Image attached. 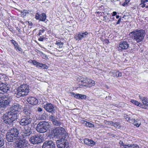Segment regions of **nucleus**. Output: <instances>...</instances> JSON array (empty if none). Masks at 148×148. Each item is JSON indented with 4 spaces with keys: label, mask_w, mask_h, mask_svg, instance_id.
<instances>
[{
    "label": "nucleus",
    "mask_w": 148,
    "mask_h": 148,
    "mask_svg": "<svg viewBox=\"0 0 148 148\" xmlns=\"http://www.w3.org/2000/svg\"><path fill=\"white\" fill-rule=\"evenodd\" d=\"M129 35L134 41L139 43L143 40L145 34L144 31L141 29L134 30L130 33Z\"/></svg>",
    "instance_id": "obj_1"
},
{
    "label": "nucleus",
    "mask_w": 148,
    "mask_h": 148,
    "mask_svg": "<svg viewBox=\"0 0 148 148\" xmlns=\"http://www.w3.org/2000/svg\"><path fill=\"white\" fill-rule=\"evenodd\" d=\"M52 132L53 135L56 138L68 137V133L62 127H56L52 130Z\"/></svg>",
    "instance_id": "obj_2"
},
{
    "label": "nucleus",
    "mask_w": 148,
    "mask_h": 148,
    "mask_svg": "<svg viewBox=\"0 0 148 148\" xmlns=\"http://www.w3.org/2000/svg\"><path fill=\"white\" fill-rule=\"evenodd\" d=\"M17 119L15 114H12V112L6 113L3 116L2 119L6 124L10 125L13 121Z\"/></svg>",
    "instance_id": "obj_3"
},
{
    "label": "nucleus",
    "mask_w": 148,
    "mask_h": 148,
    "mask_svg": "<svg viewBox=\"0 0 148 148\" xmlns=\"http://www.w3.org/2000/svg\"><path fill=\"white\" fill-rule=\"evenodd\" d=\"M29 90V86L26 84L21 85L17 88V95L18 97L27 95Z\"/></svg>",
    "instance_id": "obj_4"
},
{
    "label": "nucleus",
    "mask_w": 148,
    "mask_h": 148,
    "mask_svg": "<svg viewBox=\"0 0 148 148\" xmlns=\"http://www.w3.org/2000/svg\"><path fill=\"white\" fill-rule=\"evenodd\" d=\"M78 82H81L78 84L80 85V87L82 88V86L90 87L92 86V80L87 77H84L80 76L78 77Z\"/></svg>",
    "instance_id": "obj_5"
},
{
    "label": "nucleus",
    "mask_w": 148,
    "mask_h": 148,
    "mask_svg": "<svg viewBox=\"0 0 148 148\" xmlns=\"http://www.w3.org/2000/svg\"><path fill=\"white\" fill-rule=\"evenodd\" d=\"M49 128V125L48 123L45 121H41L37 125L36 130L38 132L43 133L47 132Z\"/></svg>",
    "instance_id": "obj_6"
},
{
    "label": "nucleus",
    "mask_w": 148,
    "mask_h": 148,
    "mask_svg": "<svg viewBox=\"0 0 148 148\" xmlns=\"http://www.w3.org/2000/svg\"><path fill=\"white\" fill-rule=\"evenodd\" d=\"M67 138L63 137L57 140V144L58 148H69V143L66 139Z\"/></svg>",
    "instance_id": "obj_7"
},
{
    "label": "nucleus",
    "mask_w": 148,
    "mask_h": 148,
    "mask_svg": "<svg viewBox=\"0 0 148 148\" xmlns=\"http://www.w3.org/2000/svg\"><path fill=\"white\" fill-rule=\"evenodd\" d=\"M32 119L30 116H24L21 117L20 122V125L23 126H26L30 124L32 122Z\"/></svg>",
    "instance_id": "obj_8"
},
{
    "label": "nucleus",
    "mask_w": 148,
    "mask_h": 148,
    "mask_svg": "<svg viewBox=\"0 0 148 148\" xmlns=\"http://www.w3.org/2000/svg\"><path fill=\"white\" fill-rule=\"evenodd\" d=\"M10 103V100L5 95L0 97V108H5Z\"/></svg>",
    "instance_id": "obj_9"
},
{
    "label": "nucleus",
    "mask_w": 148,
    "mask_h": 148,
    "mask_svg": "<svg viewBox=\"0 0 148 148\" xmlns=\"http://www.w3.org/2000/svg\"><path fill=\"white\" fill-rule=\"evenodd\" d=\"M42 137L38 135H35L31 137L29 140L33 144H38L42 142Z\"/></svg>",
    "instance_id": "obj_10"
},
{
    "label": "nucleus",
    "mask_w": 148,
    "mask_h": 148,
    "mask_svg": "<svg viewBox=\"0 0 148 148\" xmlns=\"http://www.w3.org/2000/svg\"><path fill=\"white\" fill-rule=\"evenodd\" d=\"M21 109V106L19 104L15 103L10 108V112H12V114H15L16 117H17V112L18 110Z\"/></svg>",
    "instance_id": "obj_11"
},
{
    "label": "nucleus",
    "mask_w": 148,
    "mask_h": 148,
    "mask_svg": "<svg viewBox=\"0 0 148 148\" xmlns=\"http://www.w3.org/2000/svg\"><path fill=\"white\" fill-rule=\"evenodd\" d=\"M129 44L127 41H123L120 42L118 47V50L120 51H122L127 49L129 48Z\"/></svg>",
    "instance_id": "obj_12"
},
{
    "label": "nucleus",
    "mask_w": 148,
    "mask_h": 148,
    "mask_svg": "<svg viewBox=\"0 0 148 148\" xmlns=\"http://www.w3.org/2000/svg\"><path fill=\"white\" fill-rule=\"evenodd\" d=\"M25 143V141L24 140L17 139L14 144L15 147V148H23L26 145Z\"/></svg>",
    "instance_id": "obj_13"
},
{
    "label": "nucleus",
    "mask_w": 148,
    "mask_h": 148,
    "mask_svg": "<svg viewBox=\"0 0 148 148\" xmlns=\"http://www.w3.org/2000/svg\"><path fill=\"white\" fill-rule=\"evenodd\" d=\"M139 97L143 104L141 108L147 109L148 108V98L141 95H139Z\"/></svg>",
    "instance_id": "obj_14"
},
{
    "label": "nucleus",
    "mask_w": 148,
    "mask_h": 148,
    "mask_svg": "<svg viewBox=\"0 0 148 148\" xmlns=\"http://www.w3.org/2000/svg\"><path fill=\"white\" fill-rule=\"evenodd\" d=\"M55 145L51 140L46 141L42 146V148H55Z\"/></svg>",
    "instance_id": "obj_15"
},
{
    "label": "nucleus",
    "mask_w": 148,
    "mask_h": 148,
    "mask_svg": "<svg viewBox=\"0 0 148 148\" xmlns=\"http://www.w3.org/2000/svg\"><path fill=\"white\" fill-rule=\"evenodd\" d=\"M31 128H24V130L21 132V134L23 138H25L29 136L32 133Z\"/></svg>",
    "instance_id": "obj_16"
},
{
    "label": "nucleus",
    "mask_w": 148,
    "mask_h": 148,
    "mask_svg": "<svg viewBox=\"0 0 148 148\" xmlns=\"http://www.w3.org/2000/svg\"><path fill=\"white\" fill-rule=\"evenodd\" d=\"M46 15L44 13H42L40 14L38 12L36 14L35 18L37 20H39L41 21H45L46 20Z\"/></svg>",
    "instance_id": "obj_17"
},
{
    "label": "nucleus",
    "mask_w": 148,
    "mask_h": 148,
    "mask_svg": "<svg viewBox=\"0 0 148 148\" xmlns=\"http://www.w3.org/2000/svg\"><path fill=\"white\" fill-rule=\"evenodd\" d=\"M45 109L48 112L53 113L54 112V107L52 104L50 103H48L44 105Z\"/></svg>",
    "instance_id": "obj_18"
},
{
    "label": "nucleus",
    "mask_w": 148,
    "mask_h": 148,
    "mask_svg": "<svg viewBox=\"0 0 148 148\" xmlns=\"http://www.w3.org/2000/svg\"><path fill=\"white\" fill-rule=\"evenodd\" d=\"M27 101L30 104L35 105L38 103V100L35 97H28L27 99Z\"/></svg>",
    "instance_id": "obj_19"
},
{
    "label": "nucleus",
    "mask_w": 148,
    "mask_h": 148,
    "mask_svg": "<svg viewBox=\"0 0 148 148\" xmlns=\"http://www.w3.org/2000/svg\"><path fill=\"white\" fill-rule=\"evenodd\" d=\"M71 95L72 96H73L74 98L79 99H85L86 98V96L84 95L75 94L74 92H72Z\"/></svg>",
    "instance_id": "obj_20"
},
{
    "label": "nucleus",
    "mask_w": 148,
    "mask_h": 148,
    "mask_svg": "<svg viewBox=\"0 0 148 148\" xmlns=\"http://www.w3.org/2000/svg\"><path fill=\"white\" fill-rule=\"evenodd\" d=\"M88 34V33L85 32L84 33H79L78 34H76L75 36V38L76 40H81L83 38L85 37Z\"/></svg>",
    "instance_id": "obj_21"
},
{
    "label": "nucleus",
    "mask_w": 148,
    "mask_h": 148,
    "mask_svg": "<svg viewBox=\"0 0 148 148\" xmlns=\"http://www.w3.org/2000/svg\"><path fill=\"white\" fill-rule=\"evenodd\" d=\"M8 132L6 136L7 140L9 142H13L15 140H17V138Z\"/></svg>",
    "instance_id": "obj_22"
},
{
    "label": "nucleus",
    "mask_w": 148,
    "mask_h": 148,
    "mask_svg": "<svg viewBox=\"0 0 148 148\" xmlns=\"http://www.w3.org/2000/svg\"><path fill=\"white\" fill-rule=\"evenodd\" d=\"M8 90V87L5 84L3 83L0 84V93L3 94L7 92Z\"/></svg>",
    "instance_id": "obj_23"
},
{
    "label": "nucleus",
    "mask_w": 148,
    "mask_h": 148,
    "mask_svg": "<svg viewBox=\"0 0 148 148\" xmlns=\"http://www.w3.org/2000/svg\"><path fill=\"white\" fill-rule=\"evenodd\" d=\"M8 133L9 134L14 135V136L17 138L18 137V131L16 128H14L11 129L10 131V132Z\"/></svg>",
    "instance_id": "obj_24"
},
{
    "label": "nucleus",
    "mask_w": 148,
    "mask_h": 148,
    "mask_svg": "<svg viewBox=\"0 0 148 148\" xmlns=\"http://www.w3.org/2000/svg\"><path fill=\"white\" fill-rule=\"evenodd\" d=\"M84 143L85 144L90 146L92 144V140L88 138H85L84 139Z\"/></svg>",
    "instance_id": "obj_25"
},
{
    "label": "nucleus",
    "mask_w": 148,
    "mask_h": 148,
    "mask_svg": "<svg viewBox=\"0 0 148 148\" xmlns=\"http://www.w3.org/2000/svg\"><path fill=\"white\" fill-rule=\"evenodd\" d=\"M130 101L133 104H134L135 105H136L138 106H140L141 108L142 107V105L140 103L134 100H132Z\"/></svg>",
    "instance_id": "obj_26"
},
{
    "label": "nucleus",
    "mask_w": 148,
    "mask_h": 148,
    "mask_svg": "<svg viewBox=\"0 0 148 148\" xmlns=\"http://www.w3.org/2000/svg\"><path fill=\"white\" fill-rule=\"evenodd\" d=\"M38 67L40 68L43 69H47L48 67L47 65L40 63Z\"/></svg>",
    "instance_id": "obj_27"
},
{
    "label": "nucleus",
    "mask_w": 148,
    "mask_h": 148,
    "mask_svg": "<svg viewBox=\"0 0 148 148\" xmlns=\"http://www.w3.org/2000/svg\"><path fill=\"white\" fill-rule=\"evenodd\" d=\"M30 63H32L34 65L36 66L37 67H38L40 63L36 61V60H30L29 61Z\"/></svg>",
    "instance_id": "obj_28"
},
{
    "label": "nucleus",
    "mask_w": 148,
    "mask_h": 148,
    "mask_svg": "<svg viewBox=\"0 0 148 148\" xmlns=\"http://www.w3.org/2000/svg\"><path fill=\"white\" fill-rule=\"evenodd\" d=\"M14 49L17 52H22L23 49L20 47L18 43L14 46Z\"/></svg>",
    "instance_id": "obj_29"
},
{
    "label": "nucleus",
    "mask_w": 148,
    "mask_h": 148,
    "mask_svg": "<svg viewBox=\"0 0 148 148\" xmlns=\"http://www.w3.org/2000/svg\"><path fill=\"white\" fill-rule=\"evenodd\" d=\"M16 31H18L16 35L18 37L21 36L22 31L21 29V28L18 27H16Z\"/></svg>",
    "instance_id": "obj_30"
},
{
    "label": "nucleus",
    "mask_w": 148,
    "mask_h": 148,
    "mask_svg": "<svg viewBox=\"0 0 148 148\" xmlns=\"http://www.w3.org/2000/svg\"><path fill=\"white\" fill-rule=\"evenodd\" d=\"M132 123H133V124L137 127H139L141 123L138 120L135 119V121Z\"/></svg>",
    "instance_id": "obj_31"
},
{
    "label": "nucleus",
    "mask_w": 148,
    "mask_h": 148,
    "mask_svg": "<svg viewBox=\"0 0 148 148\" xmlns=\"http://www.w3.org/2000/svg\"><path fill=\"white\" fill-rule=\"evenodd\" d=\"M48 116V115L46 113L44 112L41 115L40 118L41 120H45Z\"/></svg>",
    "instance_id": "obj_32"
},
{
    "label": "nucleus",
    "mask_w": 148,
    "mask_h": 148,
    "mask_svg": "<svg viewBox=\"0 0 148 148\" xmlns=\"http://www.w3.org/2000/svg\"><path fill=\"white\" fill-rule=\"evenodd\" d=\"M55 44L59 46V48H62V47L63 45V43L61 42V41L60 40H58L56 41Z\"/></svg>",
    "instance_id": "obj_33"
},
{
    "label": "nucleus",
    "mask_w": 148,
    "mask_h": 148,
    "mask_svg": "<svg viewBox=\"0 0 148 148\" xmlns=\"http://www.w3.org/2000/svg\"><path fill=\"white\" fill-rule=\"evenodd\" d=\"M117 71L115 70H112L110 72V75L114 77H116L117 76L116 75Z\"/></svg>",
    "instance_id": "obj_34"
},
{
    "label": "nucleus",
    "mask_w": 148,
    "mask_h": 148,
    "mask_svg": "<svg viewBox=\"0 0 148 148\" xmlns=\"http://www.w3.org/2000/svg\"><path fill=\"white\" fill-rule=\"evenodd\" d=\"M45 31V29L43 28H42L41 29H40L39 30L38 34H37V36H39L40 35H42Z\"/></svg>",
    "instance_id": "obj_35"
},
{
    "label": "nucleus",
    "mask_w": 148,
    "mask_h": 148,
    "mask_svg": "<svg viewBox=\"0 0 148 148\" xmlns=\"http://www.w3.org/2000/svg\"><path fill=\"white\" fill-rule=\"evenodd\" d=\"M52 122L53 124L56 126H59L61 124V122L60 121H57L56 119L55 120Z\"/></svg>",
    "instance_id": "obj_36"
},
{
    "label": "nucleus",
    "mask_w": 148,
    "mask_h": 148,
    "mask_svg": "<svg viewBox=\"0 0 148 148\" xmlns=\"http://www.w3.org/2000/svg\"><path fill=\"white\" fill-rule=\"evenodd\" d=\"M136 116L135 114H134L133 115L130 116V122L132 123L134 121H135V119L134 117Z\"/></svg>",
    "instance_id": "obj_37"
},
{
    "label": "nucleus",
    "mask_w": 148,
    "mask_h": 148,
    "mask_svg": "<svg viewBox=\"0 0 148 148\" xmlns=\"http://www.w3.org/2000/svg\"><path fill=\"white\" fill-rule=\"evenodd\" d=\"M85 126L89 127H92V124L89 122L86 121Z\"/></svg>",
    "instance_id": "obj_38"
},
{
    "label": "nucleus",
    "mask_w": 148,
    "mask_h": 148,
    "mask_svg": "<svg viewBox=\"0 0 148 148\" xmlns=\"http://www.w3.org/2000/svg\"><path fill=\"white\" fill-rule=\"evenodd\" d=\"M130 148H138L139 146L135 144H131L130 145Z\"/></svg>",
    "instance_id": "obj_39"
},
{
    "label": "nucleus",
    "mask_w": 148,
    "mask_h": 148,
    "mask_svg": "<svg viewBox=\"0 0 148 148\" xmlns=\"http://www.w3.org/2000/svg\"><path fill=\"white\" fill-rule=\"evenodd\" d=\"M130 2L129 0H125V2L122 4V5L125 6L128 5V3Z\"/></svg>",
    "instance_id": "obj_40"
},
{
    "label": "nucleus",
    "mask_w": 148,
    "mask_h": 148,
    "mask_svg": "<svg viewBox=\"0 0 148 148\" xmlns=\"http://www.w3.org/2000/svg\"><path fill=\"white\" fill-rule=\"evenodd\" d=\"M8 28L10 31L12 33H13L14 32V30L13 27L11 26H9Z\"/></svg>",
    "instance_id": "obj_41"
},
{
    "label": "nucleus",
    "mask_w": 148,
    "mask_h": 148,
    "mask_svg": "<svg viewBox=\"0 0 148 148\" xmlns=\"http://www.w3.org/2000/svg\"><path fill=\"white\" fill-rule=\"evenodd\" d=\"M10 41L11 42V43L14 45V46L18 44V43L15 40L13 39L11 40Z\"/></svg>",
    "instance_id": "obj_42"
},
{
    "label": "nucleus",
    "mask_w": 148,
    "mask_h": 148,
    "mask_svg": "<svg viewBox=\"0 0 148 148\" xmlns=\"http://www.w3.org/2000/svg\"><path fill=\"white\" fill-rule=\"evenodd\" d=\"M123 146L121 147V148H130V144L128 145H123Z\"/></svg>",
    "instance_id": "obj_43"
},
{
    "label": "nucleus",
    "mask_w": 148,
    "mask_h": 148,
    "mask_svg": "<svg viewBox=\"0 0 148 148\" xmlns=\"http://www.w3.org/2000/svg\"><path fill=\"white\" fill-rule=\"evenodd\" d=\"M50 119L51 120L52 122H53L56 119L55 118L54 116L52 115L50 117Z\"/></svg>",
    "instance_id": "obj_44"
},
{
    "label": "nucleus",
    "mask_w": 148,
    "mask_h": 148,
    "mask_svg": "<svg viewBox=\"0 0 148 148\" xmlns=\"http://www.w3.org/2000/svg\"><path fill=\"white\" fill-rule=\"evenodd\" d=\"M45 39L44 36H40L38 39V40L40 41H42Z\"/></svg>",
    "instance_id": "obj_45"
},
{
    "label": "nucleus",
    "mask_w": 148,
    "mask_h": 148,
    "mask_svg": "<svg viewBox=\"0 0 148 148\" xmlns=\"http://www.w3.org/2000/svg\"><path fill=\"white\" fill-rule=\"evenodd\" d=\"M125 119L128 121L130 122V116L128 115H126L124 116Z\"/></svg>",
    "instance_id": "obj_46"
},
{
    "label": "nucleus",
    "mask_w": 148,
    "mask_h": 148,
    "mask_svg": "<svg viewBox=\"0 0 148 148\" xmlns=\"http://www.w3.org/2000/svg\"><path fill=\"white\" fill-rule=\"evenodd\" d=\"M119 123H117V122H116L115 123H113V124L112 125V126H114V127H119Z\"/></svg>",
    "instance_id": "obj_47"
},
{
    "label": "nucleus",
    "mask_w": 148,
    "mask_h": 148,
    "mask_svg": "<svg viewBox=\"0 0 148 148\" xmlns=\"http://www.w3.org/2000/svg\"><path fill=\"white\" fill-rule=\"evenodd\" d=\"M117 76L116 77H121L122 76V74L121 72L117 71L116 73Z\"/></svg>",
    "instance_id": "obj_48"
},
{
    "label": "nucleus",
    "mask_w": 148,
    "mask_h": 148,
    "mask_svg": "<svg viewBox=\"0 0 148 148\" xmlns=\"http://www.w3.org/2000/svg\"><path fill=\"white\" fill-rule=\"evenodd\" d=\"M103 20L106 22L110 21L108 17L107 16L104 17Z\"/></svg>",
    "instance_id": "obj_49"
},
{
    "label": "nucleus",
    "mask_w": 148,
    "mask_h": 148,
    "mask_svg": "<svg viewBox=\"0 0 148 148\" xmlns=\"http://www.w3.org/2000/svg\"><path fill=\"white\" fill-rule=\"evenodd\" d=\"M26 23H27L29 26H32L33 25L31 21H26Z\"/></svg>",
    "instance_id": "obj_50"
},
{
    "label": "nucleus",
    "mask_w": 148,
    "mask_h": 148,
    "mask_svg": "<svg viewBox=\"0 0 148 148\" xmlns=\"http://www.w3.org/2000/svg\"><path fill=\"white\" fill-rule=\"evenodd\" d=\"M107 123V124L108 125H112L114 123V122L112 121H107L106 123Z\"/></svg>",
    "instance_id": "obj_51"
},
{
    "label": "nucleus",
    "mask_w": 148,
    "mask_h": 148,
    "mask_svg": "<svg viewBox=\"0 0 148 148\" xmlns=\"http://www.w3.org/2000/svg\"><path fill=\"white\" fill-rule=\"evenodd\" d=\"M112 97L111 96H109L108 97H106V100L109 101L111 99Z\"/></svg>",
    "instance_id": "obj_52"
},
{
    "label": "nucleus",
    "mask_w": 148,
    "mask_h": 148,
    "mask_svg": "<svg viewBox=\"0 0 148 148\" xmlns=\"http://www.w3.org/2000/svg\"><path fill=\"white\" fill-rule=\"evenodd\" d=\"M86 121L83 120H82L81 121V123L82 124H84V125H85Z\"/></svg>",
    "instance_id": "obj_53"
},
{
    "label": "nucleus",
    "mask_w": 148,
    "mask_h": 148,
    "mask_svg": "<svg viewBox=\"0 0 148 148\" xmlns=\"http://www.w3.org/2000/svg\"><path fill=\"white\" fill-rule=\"evenodd\" d=\"M119 144H120L121 145V147H123V143L122 141H120L119 143Z\"/></svg>",
    "instance_id": "obj_54"
},
{
    "label": "nucleus",
    "mask_w": 148,
    "mask_h": 148,
    "mask_svg": "<svg viewBox=\"0 0 148 148\" xmlns=\"http://www.w3.org/2000/svg\"><path fill=\"white\" fill-rule=\"evenodd\" d=\"M38 111L39 112H40L42 111V109L40 107H38Z\"/></svg>",
    "instance_id": "obj_55"
},
{
    "label": "nucleus",
    "mask_w": 148,
    "mask_h": 148,
    "mask_svg": "<svg viewBox=\"0 0 148 148\" xmlns=\"http://www.w3.org/2000/svg\"><path fill=\"white\" fill-rule=\"evenodd\" d=\"M117 14V12H113L112 13V16H115Z\"/></svg>",
    "instance_id": "obj_56"
},
{
    "label": "nucleus",
    "mask_w": 148,
    "mask_h": 148,
    "mask_svg": "<svg viewBox=\"0 0 148 148\" xmlns=\"http://www.w3.org/2000/svg\"><path fill=\"white\" fill-rule=\"evenodd\" d=\"M121 21V18H119V19L118 20V21L116 23V24H119L120 23Z\"/></svg>",
    "instance_id": "obj_57"
},
{
    "label": "nucleus",
    "mask_w": 148,
    "mask_h": 148,
    "mask_svg": "<svg viewBox=\"0 0 148 148\" xmlns=\"http://www.w3.org/2000/svg\"><path fill=\"white\" fill-rule=\"evenodd\" d=\"M141 3L140 5L144 3H145L144 0H141Z\"/></svg>",
    "instance_id": "obj_58"
},
{
    "label": "nucleus",
    "mask_w": 148,
    "mask_h": 148,
    "mask_svg": "<svg viewBox=\"0 0 148 148\" xmlns=\"http://www.w3.org/2000/svg\"><path fill=\"white\" fill-rule=\"evenodd\" d=\"M142 4L143 5H141V7L143 8H144L145 6V3Z\"/></svg>",
    "instance_id": "obj_59"
},
{
    "label": "nucleus",
    "mask_w": 148,
    "mask_h": 148,
    "mask_svg": "<svg viewBox=\"0 0 148 148\" xmlns=\"http://www.w3.org/2000/svg\"><path fill=\"white\" fill-rule=\"evenodd\" d=\"M119 17V15H116V18H118Z\"/></svg>",
    "instance_id": "obj_60"
},
{
    "label": "nucleus",
    "mask_w": 148,
    "mask_h": 148,
    "mask_svg": "<svg viewBox=\"0 0 148 148\" xmlns=\"http://www.w3.org/2000/svg\"><path fill=\"white\" fill-rule=\"evenodd\" d=\"M104 42H105V43H107V40H105L104 41Z\"/></svg>",
    "instance_id": "obj_61"
},
{
    "label": "nucleus",
    "mask_w": 148,
    "mask_h": 148,
    "mask_svg": "<svg viewBox=\"0 0 148 148\" xmlns=\"http://www.w3.org/2000/svg\"><path fill=\"white\" fill-rule=\"evenodd\" d=\"M145 3L147 2L148 1V0H144Z\"/></svg>",
    "instance_id": "obj_62"
},
{
    "label": "nucleus",
    "mask_w": 148,
    "mask_h": 148,
    "mask_svg": "<svg viewBox=\"0 0 148 148\" xmlns=\"http://www.w3.org/2000/svg\"><path fill=\"white\" fill-rule=\"evenodd\" d=\"M96 144V143L93 141V145H94Z\"/></svg>",
    "instance_id": "obj_63"
},
{
    "label": "nucleus",
    "mask_w": 148,
    "mask_h": 148,
    "mask_svg": "<svg viewBox=\"0 0 148 148\" xmlns=\"http://www.w3.org/2000/svg\"><path fill=\"white\" fill-rule=\"evenodd\" d=\"M146 8H148V5L146 6Z\"/></svg>",
    "instance_id": "obj_64"
}]
</instances>
